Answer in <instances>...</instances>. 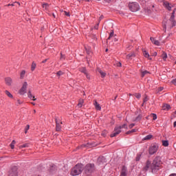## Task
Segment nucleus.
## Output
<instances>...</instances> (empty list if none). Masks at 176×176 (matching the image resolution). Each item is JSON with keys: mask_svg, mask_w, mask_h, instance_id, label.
<instances>
[{"mask_svg": "<svg viewBox=\"0 0 176 176\" xmlns=\"http://www.w3.org/2000/svg\"><path fill=\"white\" fill-rule=\"evenodd\" d=\"M24 75H25V71H22L21 73V78H23L24 76Z\"/></svg>", "mask_w": 176, "mask_h": 176, "instance_id": "79ce46f5", "label": "nucleus"}, {"mask_svg": "<svg viewBox=\"0 0 176 176\" xmlns=\"http://www.w3.org/2000/svg\"><path fill=\"white\" fill-rule=\"evenodd\" d=\"M8 6H14V3L8 4Z\"/></svg>", "mask_w": 176, "mask_h": 176, "instance_id": "864d4df0", "label": "nucleus"}, {"mask_svg": "<svg viewBox=\"0 0 176 176\" xmlns=\"http://www.w3.org/2000/svg\"><path fill=\"white\" fill-rule=\"evenodd\" d=\"M159 149V146L156 144H152L148 150L149 155H155L157 150Z\"/></svg>", "mask_w": 176, "mask_h": 176, "instance_id": "0eeeda50", "label": "nucleus"}, {"mask_svg": "<svg viewBox=\"0 0 176 176\" xmlns=\"http://www.w3.org/2000/svg\"><path fill=\"white\" fill-rule=\"evenodd\" d=\"M28 97L29 98H30V100H33V101H36V98H35V96H33L32 94H31V91H29L28 92Z\"/></svg>", "mask_w": 176, "mask_h": 176, "instance_id": "ddd939ff", "label": "nucleus"}, {"mask_svg": "<svg viewBox=\"0 0 176 176\" xmlns=\"http://www.w3.org/2000/svg\"><path fill=\"white\" fill-rule=\"evenodd\" d=\"M104 157H100L98 159V162H104Z\"/></svg>", "mask_w": 176, "mask_h": 176, "instance_id": "ea45409f", "label": "nucleus"}, {"mask_svg": "<svg viewBox=\"0 0 176 176\" xmlns=\"http://www.w3.org/2000/svg\"><path fill=\"white\" fill-rule=\"evenodd\" d=\"M83 102H85V100H83V99H81L79 100V102L78 104V108H82V105H83Z\"/></svg>", "mask_w": 176, "mask_h": 176, "instance_id": "b1692460", "label": "nucleus"}, {"mask_svg": "<svg viewBox=\"0 0 176 176\" xmlns=\"http://www.w3.org/2000/svg\"><path fill=\"white\" fill-rule=\"evenodd\" d=\"M113 30H112L111 32L110 33L109 36L107 38V41H109L111 38H113Z\"/></svg>", "mask_w": 176, "mask_h": 176, "instance_id": "72a5a7b5", "label": "nucleus"}, {"mask_svg": "<svg viewBox=\"0 0 176 176\" xmlns=\"http://www.w3.org/2000/svg\"><path fill=\"white\" fill-rule=\"evenodd\" d=\"M120 176H127V169L126 167L122 168Z\"/></svg>", "mask_w": 176, "mask_h": 176, "instance_id": "2eb2a0df", "label": "nucleus"}, {"mask_svg": "<svg viewBox=\"0 0 176 176\" xmlns=\"http://www.w3.org/2000/svg\"><path fill=\"white\" fill-rule=\"evenodd\" d=\"M135 126V124H131L129 125V129H133Z\"/></svg>", "mask_w": 176, "mask_h": 176, "instance_id": "49530a36", "label": "nucleus"}, {"mask_svg": "<svg viewBox=\"0 0 176 176\" xmlns=\"http://www.w3.org/2000/svg\"><path fill=\"white\" fill-rule=\"evenodd\" d=\"M14 145H16V140H12V142L10 144L11 149H14Z\"/></svg>", "mask_w": 176, "mask_h": 176, "instance_id": "cd10ccee", "label": "nucleus"}, {"mask_svg": "<svg viewBox=\"0 0 176 176\" xmlns=\"http://www.w3.org/2000/svg\"><path fill=\"white\" fill-rule=\"evenodd\" d=\"M6 83L8 86H10L12 85V78L8 77L6 78Z\"/></svg>", "mask_w": 176, "mask_h": 176, "instance_id": "aec40b11", "label": "nucleus"}, {"mask_svg": "<svg viewBox=\"0 0 176 176\" xmlns=\"http://www.w3.org/2000/svg\"><path fill=\"white\" fill-rule=\"evenodd\" d=\"M145 13H147V14H151L152 13V10L151 8H145L144 9Z\"/></svg>", "mask_w": 176, "mask_h": 176, "instance_id": "393cba45", "label": "nucleus"}, {"mask_svg": "<svg viewBox=\"0 0 176 176\" xmlns=\"http://www.w3.org/2000/svg\"><path fill=\"white\" fill-rule=\"evenodd\" d=\"M43 9H45V10H47L49 9V4L47 3L43 4Z\"/></svg>", "mask_w": 176, "mask_h": 176, "instance_id": "2f4dec72", "label": "nucleus"}, {"mask_svg": "<svg viewBox=\"0 0 176 176\" xmlns=\"http://www.w3.org/2000/svg\"><path fill=\"white\" fill-rule=\"evenodd\" d=\"M60 60H65V56L63 55V54L60 55Z\"/></svg>", "mask_w": 176, "mask_h": 176, "instance_id": "37998d69", "label": "nucleus"}, {"mask_svg": "<svg viewBox=\"0 0 176 176\" xmlns=\"http://www.w3.org/2000/svg\"><path fill=\"white\" fill-rule=\"evenodd\" d=\"M163 5L168 10H171V8H173V5L170 4L168 1H164Z\"/></svg>", "mask_w": 176, "mask_h": 176, "instance_id": "1a4fd4ad", "label": "nucleus"}, {"mask_svg": "<svg viewBox=\"0 0 176 176\" xmlns=\"http://www.w3.org/2000/svg\"><path fill=\"white\" fill-rule=\"evenodd\" d=\"M145 2H146V1H142L141 2L142 5L145 4Z\"/></svg>", "mask_w": 176, "mask_h": 176, "instance_id": "4d7b16f0", "label": "nucleus"}, {"mask_svg": "<svg viewBox=\"0 0 176 176\" xmlns=\"http://www.w3.org/2000/svg\"><path fill=\"white\" fill-rule=\"evenodd\" d=\"M94 105L96 108V109L97 111H100L101 109V106H100V104H98V102H97V100H95L94 102Z\"/></svg>", "mask_w": 176, "mask_h": 176, "instance_id": "dca6fc26", "label": "nucleus"}, {"mask_svg": "<svg viewBox=\"0 0 176 176\" xmlns=\"http://www.w3.org/2000/svg\"><path fill=\"white\" fill-rule=\"evenodd\" d=\"M102 135H103V137H105V133H102Z\"/></svg>", "mask_w": 176, "mask_h": 176, "instance_id": "052dcab7", "label": "nucleus"}, {"mask_svg": "<svg viewBox=\"0 0 176 176\" xmlns=\"http://www.w3.org/2000/svg\"><path fill=\"white\" fill-rule=\"evenodd\" d=\"M114 41H115V42H118V39L115 38V39H114Z\"/></svg>", "mask_w": 176, "mask_h": 176, "instance_id": "e2e57ef3", "label": "nucleus"}, {"mask_svg": "<svg viewBox=\"0 0 176 176\" xmlns=\"http://www.w3.org/2000/svg\"><path fill=\"white\" fill-rule=\"evenodd\" d=\"M94 171V164H88L85 166V173L89 175Z\"/></svg>", "mask_w": 176, "mask_h": 176, "instance_id": "39448f33", "label": "nucleus"}, {"mask_svg": "<svg viewBox=\"0 0 176 176\" xmlns=\"http://www.w3.org/2000/svg\"><path fill=\"white\" fill-rule=\"evenodd\" d=\"M160 166H162V161L160 160V157H156L153 161L152 164H151V161L146 162L144 170H145V171H147V170L151 168L153 172L157 171V170H160Z\"/></svg>", "mask_w": 176, "mask_h": 176, "instance_id": "f257e3e1", "label": "nucleus"}, {"mask_svg": "<svg viewBox=\"0 0 176 176\" xmlns=\"http://www.w3.org/2000/svg\"><path fill=\"white\" fill-rule=\"evenodd\" d=\"M171 83L172 85H174L175 86H176V78L172 80Z\"/></svg>", "mask_w": 176, "mask_h": 176, "instance_id": "a19ab883", "label": "nucleus"}, {"mask_svg": "<svg viewBox=\"0 0 176 176\" xmlns=\"http://www.w3.org/2000/svg\"><path fill=\"white\" fill-rule=\"evenodd\" d=\"M151 116H153V120H156L157 119V116L155 113H151Z\"/></svg>", "mask_w": 176, "mask_h": 176, "instance_id": "58836bf2", "label": "nucleus"}, {"mask_svg": "<svg viewBox=\"0 0 176 176\" xmlns=\"http://www.w3.org/2000/svg\"><path fill=\"white\" fill-rule=\"evenodd\" d=\"M171 108V107L170 106V104H164L162 107V109L164 111H168V109H170Z\"/></svg>", "mask_w": 176, "mask_h": 176, "instance_id": "6ab92c4d", "label": "nucleus"}, {"mask_svg": "<svg viewBox=\"0 0 176 176\" xmlns=\"http://www.w3.org/2000/svg\"><path fill=\"white\" fill-rule=\"evenodd\" d=\"M126 135L131 134V131H129L126 133Z\"/></svg>", "mask_w": 176, "mask_h": 176, "instance_id": "603ef678", "label": "nucleus"}, {"mask_svg": "<svg viewBox=\"0 0 176 176\" xmlns=\"http://www.w3.org/2000/svg\"><path fill=\"white\" fill-rule=\"evenodd\" d=\"M175 14V9L173 10L169 20L163 21L162 27L164 32H166V30H167V28H173V27H175L176 21L174 19L175 18V16L174 15Z\"/></svg>", "mask_w": 176, "mask_h": 176, "instance_id": "f03ea898", "label": "nucleus"}, {"mask_svg": "<svg viewBox=\"0 0 176 176\" xmlns=\"http://www.w3.org/2000/svg\"><path fill=\"white\" fill-rule=\"evenodd\" d=\"M150 41H151L152 43H153V45H155V46L160 45V42H159V41H157V40H155V38H153V37H151Z\"/></svg>", "mask_w": 176, "mask_h": 176, "instance_id": "9b49d317", "label": "nucleus"}, {"mask_svg": "<svg viewBox=\"0 0 176 176\" xmlns=\"http://www.w3.org/2000/svg\"><path fill=\"white\" fill-rule=\"evenodd\" d=\"M162 145L164 146H168V142L167 140H163L162 141Z\"/></svg>", "mask_w": 176, "mask_h": 176, "instance_id": "c756f323", "label": "nucleus"}, {"mask_svg": "<svg viewBox=\"0 0 176 176\" xmlns=\"http://www.w3.org/2000/svg\"><path fill=\"white\" fill-rule=\"evenodd\" d=\"M142 52H143V56H144L146 58H148V60H152V58L149 57V53L146 52V50H145L144 49H142Z\"/></svg>", "mask_w": 176, "mask_h": 176, "instance_id": "f8f14e48", "label": "nucleus"}, {"mask_svg": "<svg viewBox=\"0 0 176 176\" xmlns=\"http://www.w3.org/2000/svg\"><path fill=\"white\" fill-rule=\"evenodd\" d=\"M114 0H104V2H107V3H111V2H113Z\"/></svg>", "mask_w": 176, "mask_h": 176, "instance_id": "c03bdc74", "label": "nucleus"}, {"mask_svg": "<svg viewBox=\"0 0 176 176\" xmlns=\"http://www.w3.org/2000/svg\"><path fill=\"white\" fill-rule=\"evenodd\" d=\"M85 146H89V144H86Z\"/></svg>", "mask_w": 176, "mask_h": 176, "instance_id": "338daca9", "label": "nucleus"}, {"mask_svg": "<svg viewBox=\"0 0 176 176\" xmlns=\"http://www.w3.org/2000/svg\"><path fill=\"white\" fill-rule=\"evenodd\" d=\"M80 72L82 74H85V75L87 76V79H90V76L89 75V73H87V70H86V67H82L80 69Z\"/></svg>", "mask_w": 176, "mask_h": 176, "instance_id": "9d476101", "label": "nucleus"}, {"mask_svg": "<svg viewBox=\"0 0 176 176\" xmlns=\"http://www.w3.org/2000/svg\"><path fill=\"white\" fill-rule=\"evenodd\" d=\"M18 104H21V102H20V100H18Z\"/></svg>", "mask_w": 176, "mask_h": 176, "instance_id": "680f3d73", "label": "nucleus"}, {"mask_svg": "<svg viewBox=\"0 0 176 176\" xmlns=\"http://www.w3.org/2000/svg\"><path fill=\"white\" fill-rule=\"evenodd\" d=\"M153 56H154V57H156V56H157V52H155L153 54Z\"/></svg>", "mask_w": 176, "mask_h": 176, "instance_id": "09e8293b", "label": "nucleus"}, {"mask_svg": "<svg viewBox=\"0 0 176 176\" xmlns=\"http://www.w3.org/2000/svg\"><path fill=\"white\" fill-rule=\"evenodd\" d=\"M101 19H102V16L100 17V20H101Z\"/></svg>", "mask_w": 176, "mask_h": 176, "instance_id": "69168bd1", "label": "nucleus"}, {"mask_svg": "<svg viewBox=\"0 0 176 176\" xmlns=\"http://www.w3.org/2000/svg\"><path fill=\"white\" fill-rule=\"evenodd\" d=\"M46 61H47V59H45V60H43L42 63H46Z\"/></svg>", "mask_w": 176, "mask_h": 176, "instance_id": "6e6d98bb", "label": "nucleus"}, {"mask_svg": "<svg viewBox=\"0 0 176 176\" xmlns=\"http://www.w3.org/2000/svg\"><path fill=\"white\" fill-rule=\"evenodd\" d=\"M98 72L100 74L101 78H105L107 76V73L101 70L100 69H97Z\"/></svg>", "mask_w": 176, "mask_h": 176, "instance_id": "4468645a", "label": "nucleus"}, {"mask_svg": "<svg viewBox=\"0 0 176 176\" xmlns=\"http://www.w3.org/2000/svg\"><path fill=\"white\" fill-rule=\"evenodd\" d=\"M162 57L163 58V60L166 61V60H167V53L163 52Z\"/></svg>", "mask_w": 176, "mask_h": 176, "instance_id": "5701e85b", "label": "nucleus"}, {"mask_svg": "<svg viewBox=\"0 0 176 176\" xmlns=\"http://www.w3.org/2000/svg\"><path fill=\"white\" fill-rule=\"evenodd\" d=\"M8 176H17V170H11L9 171Z\"/></svg>", "mask_w": 176, "mask_h": 176, "instance_id": "f3484780", "label": "nucleus"}, {"mask_svg": "<svg viewBox=\"0 0 176 176\" xmlns=\"http://www.w3.org/2000/svg\"><path fill=\"white\" fill-rule=\"evenodd\" d=\"M28 130H30V125L28 124L26 127L25 128V134H27Z\"/></svg>", "mask_w": 176, "mask_h": 176, "instance_id": "c9c22d12", "label": "nucleus"}, {"mask_svg": "<svg viewBox=\"0 0 176 176\" xmlns=\"http://www.w3.org/2000/svg\"><path fill=\"white\" fill-rule=\"evenodd\" d=\"M129 7L131 12H138L140 10V5L135 2L130 3Z\"/></svg>", "mask_w": 176, "mask_h": 176, "instance_id": "423d86ee", "label": "nucleus"}, {"mask_svg": "<svg viewBox=\"0 0 176 176\" xmlns=\"http://www.w3.org/2000/svg\"><path fill=\"white\" fill-rule=\"evenodd\" d=\"M56 75L58 76H61V75H64V72H63L62 71H59L56 73Z\"/></svg>", "mask_w": 176, "mask_h": 176, "instance_id": "4c0bfd02", "label": "nucleus"}, {"mask_svg": "<svg viewBox=\"0 0 176 176\" xmlns=\"http://www.w3.org/2000/svg\"><path fill=\"white\" fill-rule=\"evenodd\" d=\"M142 118V116L141 114H139L135 120H133V122H140V120Z\"/></svg>", "mask_w": 176, "mask_h": 176, "instance_id": "412c9836", "label": "nucleus"}, {"mask_svg": "<svg viewBox=\"0 0 176 176\" xmlns=\"http://www.w3.org/2000/svg\"><path fill=\"white\" fill-rule=\"evenodd\" d=\"M162 90H163V88H162V87H160V91H162Z\"/></svg>", "mask_w": 176, "mask_h": 176, "instance_id": "bf43d9fd", "label": "nucleus"}, {"mask_svg": "<svg viewBox=\"0 0 176 176\" xmlns=\"http://www.w3.org/2000/svg\"><path fill=\"white\" fill-rule=\"evenodd\" d=\"M141 159V154H138L136 156V162H140Z\"/></svg>", "mask_w": 176, "mask_h": 176, "instance_id": "f704fd0d", "label": "nucleus"}, {"mask_svg": "<svg viewBox=\"0 0 176 176\" xmlns=\"http://www.w3.org/2000/svg\"><path fill=\"white\" fill-rule=\"evenodd\" d=\"M135 97H136V98H141V94H135Z\"/></svg>", "mask_w": 176, "mask_h": 176, "instance_id": "a18cd8bd", "label": "nucleus"}, {"mask_svg": "<svg viewBox=\"0 0 176 176\" xmlns=\"http://www.w3.org/2000/svg\"><path fill=\"white\" fill-rule=\"evenodd\" d=\"M27 86H28V84H27V82H25L21 89L19 90V94H21V96H24V94L27 93Z\"/></svg>", "mask_w": 176, "mask_h": 176, "instance_id": "6e6552de", "label": "nucleus"}, {"mask_svg": "<svg viewBox=\"0 0 176 176\" xmlns=\"http://www.w3.org/2000/svg\"><path fill=\"white\" fill-rule=\"evenodd\" d=\"M143 101L144 102H146V101H148V96H146Z\"/></svg>", "mask_w": 176, "mask_h": 176, "instance_id": "de8ad7c7", "label": "nucleus"}, {"mask_svg": "<svg viewBox=\"0 0 176 176\" xmlns=\"http://www.w3.org/2000/svg\"><path fill=\"white\" fill-rule=\"evenodd\" d=\"M65 16H69V12H67L65 11Z\"/></svg>", "mask_w": 176, "mask_h": 176, "instance_id": "3c124183", "label": "nucleus"}, {"mask_svg": "<svg viewBox=\"0 0 176 176\" xmlns=\"http://www.w3.org/2000/svg\"><path fill=\"white\" fill-rule=\"evenodd\" d=\"M35 68H36V63H35V62H33L31 66L32 71H35Z\"/></svg>", "mask_w": 176, "mask_h": 176, "instance_id": "bb28decb", "label": "nucleus"}, {"mask_svg": "<svg viewBox=\"0 0 176 176\" xmlns=\"http://www.w3.org/2000/svg\"><path fill=\"white\" fill-rule=\"evenodd\" d=\"M173 127H176V121H175L173 123Z\"/></svg>", "mask_w": 176, "mask_h": 176, "instance_id": "5fc2aeb1", "label": "nucleus"}, {"mask_svg": "<svg viewBox=\"0 0 176 176\" xmlns=\"http://www.w3.org/2000/svg\"><path fill=\"white\" fill-rule=\"evenodd\" d=\"M137 131V129H132L131 131V133H135Z\"/></svg>", "mask_w": 176, "mask_h": 176, "instance_id": "8fccbe9b", "label": "nucleus"}, {"mask_svg": "<svg viewBox=\"0 0 176 176\" xmlns=\"http://www.w3.org/2000/svg\"><path fill=\"white\" fill-rule=\"evenodd\" d=\"M122 129H127V124H124L122 126H116L114 129V132L110 135V137L113 138V137H116L118 134L122 133Z\"/></svg>", "mask_w": 176, "mask_h": 176, "instance_id": "20e7f679", "label": "nucleus"}, {"mask_svg": "<svg viewBox=\"0 0 176 176\" xmlns=\"http://www.w3.org/2000/svg\"><path fill=\"white\" fill-rule=\"evenodd\" d=\"M60 130H61V125L56 121V131H60Z\"/></svg>", "mask_w": 176, "mask_h": 176, "instance_id": "a878e982", "label": "nucleus"}, {"mask_svg": "<svg viewBox=\"0 0 176 176\" xmlns=\"http://www.w3.org/2000/svg\"><path fill=\"white\" fill-rule=\"evenodd\" d=\"M82 171H83V165L78 164L72 169L71 175H79V174H82Z\"/></svg>", "mask_w": 176, "mask_h": 176, "instance_id": "7ed1b4c3", "label": "nucleus"}, {"mask_svg": "<svg viewBox=\"0 0 176 176\" xmlns=\"http://www.w3.org/2000/svg\"><path fill=\"white\" fill-rule=\"evenodd\" d=\"M50 171L51 174H53L54 173V171H56V166H52L50 168Z\"/></svg>", "mask_w": 176, "mask_h": 176, "instance_id": "473e14b6", "label": "nucleus"}, {"mask_svg": "<svg viewBox=\"0 0 176 176\" xmlns=\"http://www.w3.org/2000/svg\"><path fill=\"white\" fill-rule=\"evenodd\" d=\"M5 94H6V96H8V97H9V98H13V95H12V94H10L9 91L6 90Z\"/></svg>", "mask_w": 176, "mask_h": 176, "instance_id": "4be33fe9", "label": "nucleus"}, {"mask_svg": "<svg viewBox=\"0 0 176 176\" xmlns=\"http://www.w3.org/2000/svg\"><path fill=\"white\" fill-rule=\"evenodd\" d=\"M32 105H35V103H34V102H32Z\"/></svg>", "mask_w": 176, "mask_h": 176, "instance_id": "0e129e2a", "label": "nucleus"}, {"mask_svg": "<svg viewBox=\"0 0 176 176\" xmlns=\"http://www.w3.org/2000/svg\"><path fill=\"white\" fill-rule=\"evenodd\" d=\"M28 146H30V144L26 143V144L19 146V148H20V149H21V148H28Z\"/></svg>", "mask_w": 176, "mask_h": 176, "instance_id": "c85d7f7f", "label": "nucleus"}, {"mask_svg": "<svg viewBox=\"0 0 176 176\" xmlns=\"http://www.w3.org/2000/svg\"><path fill=\"white\" fill-rule=\"evenodd\" d=\"M118 66V67H122V63H119Z\"/></svg>", "mask_w": 176, "mask_h": 176, "instance_id": "13d9d810", "label": "nucleus"}, {"mask_svg": "<svg viewBox=\"0 0 176 176\" xmlns=\"http://www.w3.org/2000/svg\"><path fill=\"white\" fill-rule=\"evenodd\" d=\"M133 57H135V54H134V52H131V53L129 54L128 55H126V58L128 60H131L133 58Z\"/></svg>", "mask_w": 176, "mask_h": 176, "instance_id": "a211bd4d", "label": "nucleus"}, {"mask_svg": "<svg viewBox=\"0 0 176 176\" xmlns=\"http://www.w3.org/2000/svg\"><path fill=\"white\" fill-rule=\"evenodd\" d=\"M147 74H149V72L148 71H144L142 73V77L144 78V76H145V75H146Z\"/></svg>", "mask_w": 176, "mask_h": 176, "instance_id": "e433bc0d", "label": "nucleus"}, {"mask_svg": "<svg viewBox=\"0 0 176 176\" xmlns=\"http://www.w3.org/2000/svg\"><path fill=\"white\" fill-rule=\"evenodd\" d=\"M153 137V136L152 135H146V136L144 138V140H151Z\"/></svg>", "mask_w": 176, "mask_h": 176, "instance_id": "7c9ffc66", "label": "nucleus"}, {"mask_svg": "<svg viewBox=\"0 0 176 176\" xmlns=\"http://www.w3.org/2000/svg\"><path fill=\"white\" fill-rule=\"evenodd\" d=\"M175 64L176 65V61L175 62Z\"/></svg>", "mask_w": 176, "mask_h": 176, "instance_id": "774afa93", "label": "nucleus"}]
</instances>
